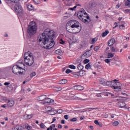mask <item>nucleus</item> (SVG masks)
Listing matches in <instances>:
<instances>
[{"mask_svg":"<svg viewBox=\"0 0 130 130\" xmlns=\"http://www.w3.org/2000/svg\"><path fill=\"white\" fill-rule=\"evenodd\" d=\"M55 36V32L53 30H50L49 28L46 29L44 32L40 35L38 38V40L40 42L42 41V39H45V43L51 41V39H53Z\"/></svg>","mask_w":130,"mask_h":130,"instance_id":"1","label":"nucleus"},{"mask_svg":"<svg viewBox=\"0 0 130 130\" xmlns=\"http://www.w3.org/2000/svg\"><path fill=\"white\" fill-rule=\"evenodd\" d=\"M77 17L79 20L83 21L85 24H89V23L91 22L90 17L88 16V14L84 9H82L78 12Z\"/></svg>","mask_w":130,"mask_h":130,"instance_id":"2","label":"nucleus"},{"mask_svg":"<svg viewBox=\"0 0 130 130\" xmlns=\"http://www.w3.org/2000/svg\"><path fill=\"white\" fill-rule=\"evenodd\" d=\"M36 31H37V25L36 24V22L32 21L28 25L27 33L30 35V36H32V35H34V34L36 33Z\"/></svg>","mask_w":130,"mask_h":130,"instance_id":"3","label":"nucleus"},{"mask_svg":"<svg viewBox=\"0 0 130 130\" xmlns=\"http://www.w3.org/2000/svg\"><path fill=\"white\" fill-rule=\"evenodd\" d=\"M24 59L26 66H31L34 63V57L28 52L24 54Z\"/></svg>","mask_w":130,"mask_h":130,"instance_id":"4","label":"nucleus"},{"mask_svg":"<svg viewBox=\"0 0 130 130\" xmlns=\"http://www.w3.org/2000/svg\"><path fill=\"white\" fill-rule=\"evenodd\" d=\"M66 30L69 33H72V34H77L81 32L82 30V26H66Z\"/></svg>","mask_w":130,"mask_h":130,"instance_id":"5","label":"nucleus"},{"mask_svg":"<svg viewBox=\"0 0 130 130\" xmlns=\"http://www.w3.org/2000/svg\"><path fill=\"white\" fill-rule=\"evenodd\" d=\"M124 98H121V97H118V96L115 97V101H119V102L117 103V105L120 108H123L124 107H125V106H126V104H125V103L123 102Z\"/></svg>","mask_w":130,"mask_h":130,"instance_id":"6","label":"nucleus"},{"mask_svg":"<svg viewBox=\"0 0 130 130\" xmlns=\"http://www.w3.org/2000/svg\"><path fill=\"white\" fill-rule=\"evenodd\" d=\"M12 72L15 74V75H18V76H21L25 73V72L22 71L17 65H14L13 67Z\"/></svg>","mask_w":130,"mask_h":130,"instance_id":"7","label":"nucleus"},{"mask_svg":"<svg viewBox=\"0 0 130 130\" xmlns=\"http://www.w3.org/2000/svg\"><path fill=\"white\" fill-rule=\"evenodd\" d=\"M42 43H43L44 45H46L47 49H50V48H52L53 46H54V41L53 39H51V41H49L48 42L45 43V39H42L41 41Z\"/></svg>","mask_w":130,"mask_h":130,"instance_id":"8","label":"nucleus"},{"mask_svg":"<svg viewBox=\"0 0 130 130\" xmlns=\"http://www.w3.org/2000/svg\"><path fill=\"white\" fill-rule=\"evenodd\" d=\"M80 23L75 20H72L68 22L66 26H70V27H79L80 26Z\"/></svg>","mask_w":130,"mask_h":130,"instance_id":"9","label":"nucleus"},{"mask_svg":"<svg viewBox=\"0 0 130 130\" xmlns=\"http://www.w3.org/2000/svg\"><path fill=\"white\" fill-rule=\"evenodd\" d=\"M14 10L17 15H19V14H22V13H23V8H22L21 4L19 3L15 4L14 6Z\"/></svg>","mask_w":130,"mask_h":130,"instance_id":"10","label":"nucleus"},{"mask_svg":"<svg viewBox=\"0 0 130 130\" xmlns=\"http://www.w3.org/2000/svg\"><path fill=\"white\" fill-rule=\"evenodd\" d=\"M112 88H113L115 91L117 92L120 91V89H121V84L119 82H113Z\"/></svg>","mask_w":130,"mask_h":130,"instance_id":"11","label":"nucleus"},{"mask_svg":"<svg viewBox=\"0 0 130 130\" xmlns=\"http://www.w3.org/2000/svg\"><path fill=\"white\" fill-rule=\"evenodd\" d=\"M74 90H78V91H82L84 89L83 86L81 85H75L74 86Z\"/></svg>","mask_w":130,"mask_h":130,"instance_id":"12","label":"nucleus"},{"mask_svg":"<svg viewBox=\"0 0 130 130\" xmlns=\"http://www.w3.org/2000/svg\"><path fill=\"white\" fill-rule=\"evenodd\" d=\"M15 105V102L13 100H8L7 102V105L10 107H13Z\"/></svg>","mask_w":130,"mask_h":130,"instance_id":"13","label":"nucleus"},{"mask_svg":"<svg viewBox=\"0 0 130 130\" xmlns=\"http://www.w3.org/2000/svg\"><path fill=\"white\" fill-rule=\"evenodd\" d=\"M16 66L20 70H21V71H22V72H24V73H25V69H24V68H23V67H24V66H25V64H24V63H23V62H21L20 64H16Z\"/></svg>","mask_w":130,"mask_h":130,"instance_id":"14","label":"nucleus"},{"mask_svg":"<svg viewBox=\"0 0 130 130\" xmlns=\"http://www.w3.org/2000/svg\"><path fill=\"white\" fill-rule=\"evenodd\" d=\"M83 55L86 57H90V56L92 55V52H91V50L86 51L85 53L83 54Z\"/></svg>","mask_w":130,"mask_h":130,"instance_id":"15","label":"nucleus"},{"mask_svg":"<svg viewBox=\"0 0 130 130\" xmlns=\"http://www.w3.org/2000/svg\"><path fill=\"white\" fill-rule=\"evenodd\" d=\"M115 43V39H111L108 42V46H112L113 44Z\"/></svg>","mask_w":130,"mask_h":130,"instance_id":"16","label":"nucleus"},{"mask_svg":"<svg viewBox=\"0 0 130 130\" xmlns=\"http://www.w3.org/2000/svg\"><path fill=\"white\" fill-rule=\"evenodd\" d=\"M47 96L45 95H42L38 96V100L39 101H44V100H45L46 99Z\"/></svg>","mask_w":130,"mask_h":130,"instance_id":"17","label":"nucleus"},{"mask_svg":"<svg viewBox=\"0 0 130 130\" xmlns=\"http://www.w3.org/2000/svg\"><path fill=\"white\" fill-rule=\"evenodd\" d=\"M64 4L66 5V6H71L72 5V2L71 0H62Z\"/></svg>","mask_w":130,"mask_h":130,"instance_id":"18","label":"nucleus"},{"mask_svg":"<svg viewBox=\"0 0 130 130\" xmlns=\"http://www.w3.org/2000/svg\"><path fill=\"white\" fill-rule=\"evenodd\" d=\"M33 116V115H24L23 116V118L24 119H30V118H32V117Z\"/></svg>","mask_w":130,"mask_h":130,"instance_id":"19","label":"nucleus"},{"mask_svg":"<svg viewBox=\"0 0 130 130\" xmlns=\"http://www.w3.org/2000/svg\"><path fill=\"white\" fill-rule=\"evenodd\" d=\"M26 7L28 11H32V10L34 9V7H33V6L31 4H27Z\"/></svg>","mask_w":130,"mask_h":130,"instance_id":"20","label":"nucleus"},{"mask_svg":"<svg viewBox=\"0 0 130 130\" xmlns=\"http://www.w3.org/2000/svg\"><path fill=\"white\" fill-rule=\"evenodd\" d=\"M59 84H61V85H64V84H67L68 83V80L67 79H62L60 80L59 82Z\"/></svg>","mask_w":130,"mask_h":130,"instance_id":"21","label":"nucleus"},{"mask_svg":"<svg viewBox=\"0 0 130 130\" xmlns=\"http://www.w3.org/2000/svg\"><path fill=\"white\" fill-rule=\"evenodd\" d=\"M121 23H122L119 25V28L120 30H123L125 28V26H124V21H122Z\"/></svg>","mask_w":130,"mask_h":130,"instance_id":"22","label":"nucleus"},{"mask_svg":"<svg viewBox=\"0 0 130 130\" xmlns=\"http://www.w3.org/2000/svg\"><path fill=\"white\" fill-rule=\"evenodd\" d=\"M22 126L17 125L14 128H13V130H22Z\"/></svg>","mask_w":130,"mask_h":130,"instance_id":"23","label":"nucleus"},{"mask_svg":"<svg viewBox=\"0 0 130 130\" xmlns=\"http://www.w3.org/2000/svg\"><path fill=\"white\" fill-rule=\"evenodd\" d=\"M72 76L73 77V78H76L77 79H78L79 77L78 72L73 73L72 74Z\"/></svg>","mask_w":130,"mask_h":130,"instance_id":"24","label":"nucleus"},{"mask_svg":"<svg viewBox=\"0 0 130 130\" xmlns=\"http://www.w3.org/2000/svg\"><path fill=\"white\" fill-rule=\"evenodd\" d=\"M77 69L79 71H82L84 69V66L82 65V63H79L77 66Z\"/></svg>","mask_w":130,"mask_h":130,"instance_id":"25","label":"nucleus"},{"mask_svg":"<svg viewBox=\"0 0 130 130\" xmlns=\"http://www.w3.org/2000/svg\"><path fill=\"white\" fill-rule=\"evenodd\" d=\"M113 82H112L111 81H107L105 82V86H108L109 87V86H111V87H112V83Z\"/></svg>","mask_w":130,"mask_h":130,"instance_id":"26","label":"nucleus"},{"mask_svg":"<svg viewBox=\"0 0 130 130\" xmlns=\"http://www.w3.org/2000/svg\"><path fill=\"white\" fill-rule=\"evenodd\" d=\"M91 8H95L97 6V4L95 2H92L90 3Z\"/></svg>","mask_w":130,"mask_h":130,"instance_id":"27","label":"nucleus"},{"mask_svg":"<svg viewBox=\"0 0 130 130\" xmlns=\"http://www.w3.org/2000/svg\"><path fill=\"white\" fill-rule=\"evenodd\" d=\"M109 33V31L106 30L105 32H103L102 34V37H105Z\"/></svg>","mask_w":130,"mask_h":130,"instance_id":"28","label":"nucleus"},{"mask_svg":"<svg viewBox=\"0 0 130 130\" xmlns=\"http://www.w3.org/2000/svg\"><path fill=\"white\" fill-rule=\"evenodd\" d=\"M55 53L56 54H59V55H60V54H62V51L61 50H56L55 51Z\"/></svg>","mask_w":130,"mask_h":130,"instance_id":"29","label":"nucleus"},{"mask_svg":"<svg viewBox=\"0 0 130 130\" xmlns=\"http://www.w3.org/2000/svg\"><path fill=\"white\" fill-rule=\"evenodd\" d=\"M46 109L47 110V111L48 112H52L53 111V109L51 107H47Z\"/></svg>","mask_w":130,"mask_h":130,"instance_id":"30","label":"nucleus"},{"mask_svg":"<svg viewBox=\"0 0 130 130\" xmlns=\"http://www.w3.org/2000/svg\"><path fill=\"white\" fill-rule=\"evenodd\" d=\"M45 100V102L46 103H51L53 102V101L50 100V99H49V98H46Z\"/></svg>","mask_w":130,"mask_h":130,"instance_id":"31","label":"nucleus"},{"mask_svg":"<svg viewBox=\"0 0 130 130\" xmlns=\"http://www.w3.org/2000/svg\"><path fill=\"white\" fill-rule=\"evenodd\" d=\"M119 124V122L117 121H115L112 122L113 126H117Z\"/></svg>","mask_w":130,"mask_h":130,"instance_id":"32","label":"nucleus"},{"mask_svg":"<svg viewBox=\"0 0 130 130\" xmlns=\"http://www.w3.org/2000/svg\"><path fill=\"white\" fill-rule=\"evenodd\" d=\"M53 127H55V124H53L52 125H50L49 127L47 128V130H52Z\"/></svg>","mask_w":130,"mask_h":130,"instance_id":"33","label":"nucleus"},{"mask_svg":"<svg viewBox=\"0 0 130 130\" xmlns=\"http://www.w3.org/2000/svg\"><path fill=\"white\" fill-rule=\"evenodd\" d=\"M100 83L101 84V85H104V86H105V81L103 79H100Z\"/></svg>","mask_w":130,"mask_h":130,"instance_id":"34","label":"nucleus"},{"mask_svg":"<svg viewBox=\"0 0 130 130\" xmlns=\"http://www.w3.org/2000/svg\"><path fill=\"white\" fill-rule=\"evenodd\" d=\"M94 123L95 124H96V125H99V126H100L101 127H102V124L99 123V122L97 120H94Z\"/></svg>","mask_w":130,"mask_h":130,"instance_id":"35","label":"nucleus"},{"mask_svg":"<svg viewBox=\"0 0 130 130\" xmlns=\"http://www.w3.org/2000/svg\"><path fill=\"white\" fill-rule=\"evenodd\" d=\"M114 56V55L112 54V53H109L108 54V58H112Z\"/></svg>","mask_w":130,"mask_h":130,"instance_id":"36","label":"nucleus"},{"mask_svg":"<svg viewBox=\"0 0 130 130\" xmlns=\"http://www.w3.org/2000/svg\"><path fill=\"white\" fill-rule=\"evenodd\" d=\"M86 97H87V96L85 94H82L81 96L80 99L81 100H87V99H85L86 98Z\"/></svg>","mask_w":130,"mask_h":130,"instance_id":"37","label":"nucleus"},{"mask_svg":"<svg viewBox=\"0 0 130 130\" xmlns=\"http://www.w3.org/2000/svg\"><path fill=\"white\" fill-rule=\"evenodd\" d=\"M10 2H11V3H13V4H18L19 2H20V0H9Z\"/></svg>","mask_w":130,"mask_h":130,"instance_id":"38","label":"nucleus"},{"mask_svg":"<svg viewBox=\"0 0 130 130\" xmlns=\"http://www.w3.org/2000/svg\"><path fill=\"white\" fill-rule=\"evenodd\" d=\"M85 69H86V70H89V69H91V64L89 63L87 64L85 66Z\"/></svg>","mask_w":130,"mask_h":130,"instance_id":"39","label":"nucleus"},{"mask_svg":"<svg viewBox=\"0 0 130 130\" xmlns=\"http://www.w3.org/2000/svg\"><path fill=\"white\" fill-rule=\"evenodd\" d=\"M96 41H97V38H94L92 39L91 40V44H94Z\"/></svg>","mask_w":130,"mask_h":130,"instance_id":"40","label":"nucleus"},{"mask_svg":"<svg viewBox=\"0 0 130 130\" xmlns=\"http://www.w3.org/2000/svg\"><path fill=\"white\" fill-rule=\"evenodd\" d=\"M33 2H34L35 4L36 5H39L40 4L41 2L40 0H32Z\"/></svg>","mask_w":130,"mask_h":130,"instance_id":"41","label":"nucleus"},{"mask_svg":"<svg viewBox=\"0 0 130 130\" xmlns=\"http://www.w3.org/2000/svg\"><path fill=\"white\" fill-rule=\"evenodd\" d=\"M76 9H77V6H74L73 8H69L68 9L69 11H70V10L71 11H75V10H76Z\"/></svg>","mask_w":130,"mask_h":130,"instance_id":"42","label":"nucleus"},{"mask_svg":"<svg viewBox=\"0 0 130 130\" xmlns=\"http://www.w3.org/2000/svg\"><path fill=\"white\" fill-rule=\"evenodd\" d=\"M69 68L72 69V70H76V66L74 65H69Z\"/></svg>","mask_w":130,"mask_h":130,"instance_id":"43","label":"nucleus"},{"mask_svg":"<svg viewBox=\"0 0 130 130\" xmlns=\"http://www.w3.org/2000/svg\"><path fill=\"white\" fill-rule=\"evenodd\" d=\"M40 126L41 128H45V125H44V123H41L40 125Z\"/></svg>","mask_w":130,"mask_h":130,"instance_id":"44","label":"nucleus"},{"mask_svg":"<svg viewBox=\"0 0 130 130\" xmlns=\"http://www.w3.org/2000/svg\"><path fill=\"white\" fill-rule=\"evenodd\" d=\"M100 49V47H99V46H95L94 48V51L97 52V51H98L99 49Z\"/></svg>","mask_w":130,"mask_h":130,"instance_id":"45","label":"nucleus"},{"mask_svg":"<svg viewBox=\"0 0 130 130\" xmlns=\"http://www.w3.org/2000/svg\"><path fill=\"white\" fill-rule=\"evenodd\" d=\"M109 95H111V96H114V94L110 93V92H107V93L106 94H105V96H109Z\"/></svg>","mask_w":130,"mask_h":130,"instance_id":"46","label":"nucleus"},{"mask_svg":"<svg viewBox=\"0 0 130 130\" xmlns=\"http://www.w3.org/2000/svg\"><path fill=\"white\" fill-rule=\"evenodd\" d=\"M36 76V72H32L30 74V78H33V77H35Z\"/></svg>","mask_w":130,"mask_h":130,"instance_id":"47","label":"nucleus"},{"mask_svg":"<svg viewBox=\"0 0 130 130\" xmlns=\"http://www.w3.org/2000/svg\"><path fill=\"white\" fill-rule=\"evenodd\" d=\"M61 87H56L55 88V90H56V92H59V91H61Z\"/></svg>","mask_w":130,"mask_h":130,"instance_id":"48","label":"nucleus"},{"mask_svg":"<svg viewBox=\"0 0 130 130\" xmlns=\"http://www.w3.org/2000/svg\"><path fill=\"white\" fill-rule=\"evenodd\" d=\"M94 109H99L98 108H91L87 109L88 111H91V110H94Z\"/></svg>","mask_w":130,"mask_h":130,"instance_id":"49","label":"nucleus"},{"mask_svg":"<svg viewBox=\"0 0 130 130\" xmlns=\"http://www.w3.org/2000/svg\"><path fill=\"white\" fill-rule=\"evenodd\" d=\"M79 76H80V77H83L84 76V74H83V71H80L78 72Z\"/></svg>","mask_w":130,"mask_h":130,"instance_id":"50","label":"nucleus"},{"mask_svg":"<svg viewBox=\"0 0 130 130\" xmlns=\"http://www.w3.org/2000/svg\"><path fill=\"white\" fill-rule=\"evenodd\" d=\"M66 74H70V73H72V71H71V70H70L69 69H67L66 71Z\"/></svg>","mask_w":130,"mask_h":130,"instance_id":"51","label":"nucleus"},{"mask_svg":"<svg viewBox=\"0 0 130 130\" xmlns=\"http://www.w3.org/2000/svg\"><path fill=\"white\" fill-rule=\"evenodd\" d=\"M8 88L9 89V90H10L11 91L13 90V86H12V85L8 86Z\"/></svg>","mask_w":130,"mask_h":130,"instance_id":"52","label":"nucleus"},{"mask_svg":"<svg viewBox=\"0 0 130 130\" xmlns=\"http://www.w3.org/2000/svg\"><path fill=\"white\" fill-rule=\"evenodd\" d=\"M111 60L110 59H106L105 61L107 62V63H109V62Z\"/></svg>","mask_w":130,"mask_h":130,"instance_id":"53","label":"nucleus"},{"mask_svg":"<svg viewBox=\"0 0 130 130\" xmlns=\"http://www.w3.org/2000/svg\"><path fill=\"white\" fill-rule=\"evenodd\" d=\"M112 52H115V48L114 47H111Z\"/></svg>","mask_w":130,"mask_h":130,"instance_id":"54","label":"nucleus"},{"mask_svg":"<svg viewBox=\"0 0 130 130\" xmlns=\"http://www.w3.org/2000/svg\"><path fill=\"white\" fill-rule=\"evenodd\" d=\"M70 121H77V118H73L70 119Z\"/></svg>","mask_w":130,"mask_h":130,"instance_id":"55","label":"nucleus"},{"mask_svg":"<svg viewBox=\"0 0 130 130\" xmlns=\"http://www.w3.org/2000/svg\"><path fill=\"white\" fill-rule=\"evenodd\" d=\"M89 61H90V60L88 59H86L84 60V63H88V62H89Z\"/></svg>","mask_w":130,"mask_h":130,"instance_id":"56","label":"nucleus"},{"mask_svg":"<svg viewBox=\"0 0 130 130\" xmlns=\"http://www.w3.org/2000/svg\"><path fill=\"white\" fill-rule=\"evenodd\" d=\"M57 113H62L63 111L62 109H59L57 111Z\"/></svg>","mask_w":130,"mask_h":130,"instance_id":"57","label":"nucleus"},{"mask_svg":"<svg viewBox=\"0 0 130 130\" xmlns=\"http://www.w3.org/2000/svg\"><path fill=\"white\" fill-rule=\"evenodd\" d=\"M52 121L51 122V123H53V122H54V121H55V120H56V119L55 117H53L52 119Z\"/></svg>","mask_w":130,"mask_h":130,"instance_id":"58","label":"nucleus"},{"mask_svg":"<svg viewBox=\"0 0 130 130\" xmlns=\"http://www.w3.org/2000/svg\"><path fill=\"white\" fill-rule=\"evenodd\" d=\"M10 84H11V83H10V82H5L4 83V85H5V86H9V85H10Z\"/></svg>","mask_w":130,"mask_h":130,"instance_id":"59","label":"nucleus"},{"mask_svg":"<svg viewBox=\"0 0 130 130\" xmlns=\"http://www.w3.org/2000/svg\"><path fill=\"white\" fill-rule=\"evenodd\" d=\"M32 128V126H30V125H28L27 126V129L28 130H30Z\"/></svg>","mask_w":130,"mask_h":130,"instance_id":"60","label":"nucleus"},{"mask_svg":"<svg viewBox=\"0 0 130 130\" xmlns=\"http://www.w3.org/2000/svg\"><path fill=\"white\" fill-rule=\"evenodd\" d=\"M64 118H65V119H69V115H65L64 116Z\"/></svg>","mask_w":130,"mask_h":130,"instance_id":"61","label":"nucleus"},{"mask_svg":"<svg viewBox=\"0 0 130 130\" xmlns=\"http://www.w3.org/2000/svg\"><path fill=\"white\" fill-rule=\"evenodd\" d=\"M130 4V1L129 0H127L126 2V5H127V6H128V5Z\"/></svg>","mask_w":130,"mask_h":130,"instance_id":"62","label":"nucleus"},{"mask_svg":"<svg viewBox=\"0 0 130 130\" xmlns=\"http://www.w3.org/2000/svg\"><path fill=\"white\" fill-rule=\"evenodd\" d=\"M30 80H31V79H28V80H26L25 81H23V84H26V82H29V81H30Z\"/></svg>","mask_w":130,"mask_h":130,"instance_id":"63","label":"nucleus"},{"mask_svg":"<svg viewBox=\"0 0 130 130\" xmlns=\"http://www.w3.org/2000/svg\"><path fill=\"white\" fill-rule=\"evenodd\" d=\"M122 19V17H119L118 18V20L119 21V23H121V22H123V21H121Z\"/></svg>","mask_w":130,"mask_h":130,"instance_id":"64","label":"nucleus"}]
</instances>
